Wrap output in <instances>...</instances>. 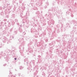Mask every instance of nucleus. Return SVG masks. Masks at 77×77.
<instances>
[{"label":"nucleus","mask_w":77,"mask_h":77,"mask_svg":"<svg viewBox=\"0 0 77 77\" xmlns=\"http://www.w3.org/2000/svg\"><path fill=\"white\" fill-rule=\"evenodd\" d=\"M14 59H15V60H17V58H15Z\"/></svg>","instance_id":"nucleus-1"}]
</instances>
